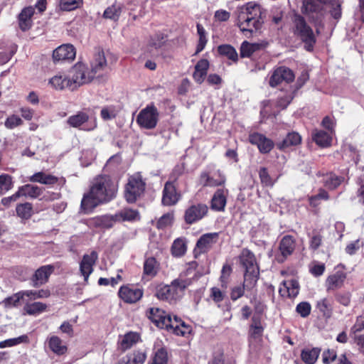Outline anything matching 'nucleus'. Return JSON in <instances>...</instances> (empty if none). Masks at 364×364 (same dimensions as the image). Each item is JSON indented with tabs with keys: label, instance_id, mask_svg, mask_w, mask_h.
<instances>
[{
	"label": "nucleus",
	"instance_id": "8fccbe9b",
	"mask_svg": "<svg viewBox=\"0 0 364 364\" xmlns=\"http://www.w3.org/2000/svg\"><path fill=\"white\" fill-rule=\"evenodd\" d=\"M23 299V291H20L4 299L2 303L6 308L16 307L18 305L19 301Z\"/></svg>",
	"mask_w": 364,
	"mask_h": 364
},
{
	"label": "nucleus",
	"instance_id": "4d7b16f0",
	"mask_svg": "<svg viewBox=\"0 0 364 364\" xmlns=\"http://www.w3.org/2000/svg\"><path fill=\"white\" fill-rule=\"evenodd\" d=\"M12 188V178L8 174L0 175V194H4Z\"/></svg>",
	"mask_w": 364,
	"mask_h": 364
},
{
	"label": "nucleus",
	"instance_id": "6ab92c4d",
	"mask_svg": "<svg viewBox=\"0 0 364 364\" xmlns=\"http://www.w3.org/2000/svg\"><path fill=\"white\" fill-rule=\"evenodd\" d=\"M75 48L71 44H63L53 50V58L55 62L72 60L75 57Z\"/></svg>",
	"mask_w": 364,
	"mask_h": 364
},
{
	"label": "nucleus",
	"instance_id": "58836bf2",
	"mask_svg": "<svg viewBox=\"0 0 364 364\" xmlns=\"http://www.w3.org/2000/svg\"><path fill=\"white\" fill-rule=\"evenodd\" d=\"M159 264L154 257L147 258L144 263V277L153 278L157 274Z\"/></svg>",
	"mask_w": 364,
	"mask_h": 364
},
{
	"label": "nucleus",
	"instance_id": "13d9d810",
	"mask_svg": "<svg viewBox=\"0 0 364 364\" xmlns=\"http://www.w3.org/2000/svg\"><path fill=\"white\" fill-rule=\"evenodd\" d=\"M151 364H168V354L166 349L161 348L156 350Z\"/></svg>",
	"mask_w": 364,
	"mask_h": 364
},
{
	"label": "nucleus",
	"instance_id": "7c9ffc66",
	"mask_svg": "<svg viewBox=\"0 0 364 364\" xmlns=\"http://www.w3.org/2000/svg\"><path fill=\"white\" fill-rule=\"evenodd\" d=\"M28 180L31 182L40 183L45 185H53L59 181L58 177L51 174H47L43 171L34 173L28 178Z\"/></svg>",
	"mask_w": 364,
	"mask_h": 364
},
{
	"label": "nucleus",
	"instance_id": "6e6d98bb",
	"mask_svg": "<svg viewBox=\"0 0 364 364\" xmlns=\"http://www.w3.org/2000/svg\"><path fill=\"white\" fill-rule=\"evenodd\" d=\"M28 341V336L23 335L17 338H9L0 342V348H4L6 347H12L18 345L22 343Z\"/></svg>",
	"mask_w": 364,
	"mask_h": 364
},
{
	"label": "nucleus",
	"instance_id": "423d86ee",
	"mask_svg": "<svg viewBox=\"0 0 364 364\" xmlns=\"http://www.w3.org/2000/svg\"><path fill=\"white\" fill-rule=\"evenodd\" d=\"M95 75L83 63H77L70 71V77L74 89L82 85L90 82Z\"/></svg>",
	"mask_w": 364,
	"mask_h": 364
},
{
	"label": "nucleus",
	"instance_id": "774afa93",
	"mask_svg": "<svg viewBox=\"0 0 364 364\" xmlns=\"http://www.w3.org/2000/svg\"><path fill=\"white\" fill-rule=\"evenodd\" d=\"M225 296V291L220 290L219 288L212 287L210 289V297L215 302L218 303L222 301L224 299Z\"/></svg>",
	"mask_w": 364,
	"mask_h": 364
},
{
	"label": "nucleus",
	"instance_id": "bb28decb",
	"mask_svg": "<svg viewBox=\"0 0 364 364\" xmlns=\"http://www.w3.org/2000/svg\"><path fill=\"white\" fill-rule=\"evenodd\" d=\"M107 60L102 50H98L94 55L90 63V70L96 75L99 72L105 70L107 67Z\"/></svg>",
	"mask_w": 364,
	"mask_h": 364
},
{
	"label": "nucleus",
	"instance_id": "f257e3e1",
	"mask_svg": "<svg viewBox=\"0 0 364 364\" xmlns=\"http://www.w3.org/2000/svg\"><path fill=\"white\" fill-rule=\"evenodd\" d=\"M117 191V185L109 176H100L95 178L90 191L81 201V208L85 213H90L99 204L112 200Z\"/></svg>",
	"mask_w": 364,
	"mask_h": 364
},
{
	"label": "nucleus",
	"instance_id": "f704fd0d",
	"mask_svg": "<svg viewBox=\"0 0 364 364\" xmlns=\"http://www.w3.org/2000/svg\"><path fill=\"white\" fill-rule=\"evenodd\" d=\"M312 139L317 145L326 147L331 144V136L327 132L315 129L312 132Z\"/></svg>",
	"mask_w": 364,
	"mask_h": 364
},
{
	"label": "nucleus",
	"instance_id": "3c124183",
	"mask_svg": "<svg viewBox=\"0 0 364 364\" xmlns=\"http://www.w3.org/2000/svg\"><path fill=\"white\" fill-rule=\"evenodd\" d=\"M186 251V246L182 239L178 238L174 240L172 247L171 252L174 257H181Z\"/></svg>",
	"mask_w": 364,
	"mask_h": 364
},
{
	"label": "nucleus",
	"instance_id": "412c9836",
	"mask_svg": "<svg viewBox=\"0 0 364 364\" xmlns=\"http://www.w3.org/2000/svg\"><path fill=\"white\" fill-rule=\"evenodd\" d=\"M324 4L321 0H303L302 12L311 16L314 18V14L317 18L323 15V9Z\"/></svg>",
	"mask_w": 364,
	"mask_h": 364
},
{
	"label": "nucleus",
	"instance_id": "b1692460",
	"mask_svg": "<svg viewBox=\"0 0 364 364\" xmlns=\"http://www.w3.org/2000/svg\"><path fill=\"white\" fill-rule=\"evenodd\" d=\"M283 288H279V294L284 296L286 294L288 297L294 298L299 292V282L295 279L284 281L282 282Z\"/></svg>",
	"mask_w": 364,
	"mask_h": 364
},
{
	"label": "nucleus",
	"instance_id": "473e14b6",
	"mask_svg": "<svg viewBox=\"0 0 364 364\" xmlns=\"http://www.w3.org/2000/svg\"><path fill=\"white\" fill-rule=\"evenodd\" d=\"M18 191L20 194V196L36 198L42 194L43 188L37 186L26 184L24 186H20L18 189Z\"/></svg>",
	"mask_w": 364,
	"mask_h": 364
},
{
	"label": "nucleus",
	"instance_id": "bf43d9fd",
	"mask_svg": "<svg viewBox=\"0 0 364 364\" xmlns=\"http://www.w3.org/2000/svg\"><path fill=\"white\" fill-rule=\"evenodd\" d=\"M252 323L250 326V333L254 337L260 336L263 332V328L262 326L259 319L256 317H252Z\"/></svg>",
	"mask_w": 364,
	"mask_h": 364
},
{
	"label": "nucleus",
	"instance_id": "9d476101",
	"mask_svg": "<svg viewBox=\"0 0 364 364\" xmlns=\"http://www.w3.org/2000/svg\"><path fill=\"white\" fill-rule=\"evenodd\" d=\"M263 20H258L245 16V14H237V24L240 31L247 36H251L262 28Z\"/></svg>",
	"mask_w": 364,
	"mask_h": 364
},
{
	"label": "nucleus",
	"instance_id": "1a4fd4ad",
	"mask_svg": "<svg viewBox=\"0 0 364 364\" xmlns=\"http://www.w3.org/2000/svg\"><path fill=\"white\" fill-rule=\"evenodd\" d=\"M66 123L70 127L86 132L92 131L97 126L96 119H90L89 115L84 112H77L76 114L70 116L67 119Z\"/></svg>",
	"mask_w": 364,
	"mask_h": 364
},
{
	"label": "nucleus",
	"instance_id": "052dcab7",
	"mask_svg": "<svg viewBox=\"0 0 364 364\" xmlns=\"http://www.w3.org/2000/svg\"><path fill=\"white\" fill-rule=\"evenodd\" d=\"M23 124V120L17 115L12 114L6 118L4 126L9 129H13Z\"/></svg>",
	"mask_w": 364,
	"mask_h": 364
},
{
	"label": "nucleus",
	"instance_id": "72a5a7b5",
	"mask_svg": "<svg viewBox=\"0 0 364 364\" xmlns=\"http://www.w3.org/2000/svg\"><path fill=\"white\" fill-rule=\"evenodd\" d=\"M225 191L218 189L214 194L211 200V208L215 210L222 211L226 205ZM228 192V191H226Z\"/></svg>",
	"mask_w": 364,
	"mask_h": 364
},
{
	"label": "nucleus",
	"instance_id": "49530a36",
	"mask_svg": "<svg viewBox=\"0 0 364 364\" xmlns=\"http://www.w3.org/2000/svg\"><path fill=\"white\" fill-rule=\"evenodd\" d=\"M316 308L325 318H328L331 316L333 307L331 301L327 298H323L318 301Z\"/></svg>",
	"mask_w": 364,
	"mask_h": 364
},
{
	"label": "nucleus",
	"instance_id": "69168bd1",
	"mask_svg": "<svg viewBox=\"0 0 364 364\" xmlns=\"http://www.w3.org/2000/svg\"><path fill=\"white\" fill-rule=\"evenodd\" d=\"M101 117L104 120H110L117 116V111L113 106L105 107L100 112Z\"/></svg>",
	"mask_w": 364,
	"mask_h": 364
},
{
	"label": "nucleus",
	"instance_id": "5fc2aeb1",
	"mask_svg": "<svg viewBox=\"0 0 364 364\" xmlns=\"http://www.w3.org/2000/svg\"><path fill=\"white\" fill-rule=\"evenodd\" d=\"M82 5V0H60L59 6L63 11H73Z\"/></svg>",
	"mask_w": 364,
	"mask_h": 364
},
{
	"label": "nucleus",
	"instance_id": "f03ea898",
	"mask_svg": "<svg viewBox=\"0 0 364 364\" xmlns=\"http://www.w3.org/2000/svg\"><path fill=\"white\" fill-rule=\"evenodd\" d=\"M148 318L160 328H164L176 336H184L191 332V326L176 316L173 317L159 308H150Z\"/></svg>",
	"mask_w": 364,
	"mask_h": 364
},
{
	"label": "nucleus",
	"instance_id": "79ce46f5",
	"mask_svg": "<svg viewBox=\"0 0 364 364\" xmlns=\"http://www.w3.org/2000/svg\"><path fill=\"white\" fill-rule=\"evenodd\" d=\"M139 340V336L138 333L134 332H129L126 333L119 342L120 348L123 351L132 347Z\"/></svg>",
	"mask_w": 364,
	"mask_h": 364
},
{
	"label": "nucleus",
	"instance_id": "09e8293b",
	"mask_svg": "<svg viewBox=\"0 0 364 364\" xmlns=\"http://www.w3.org/2000/svg\"><path fill=\"white\" fill-rule=\"evenodd\" d=\"M23 295L24 297H28L31 300H36L37 299L49 297L50 292L48 289L25 290L23 291Z\"/></svg>",
	"mask_w": 364,
	"mask_h": 364
},
{
	"label": "nucleus",
	"instance_id": "c9c22d12",
	"mask_svg": "<svg viewBox=\"0 0 364 364\" xmlns=\"http://www.w3.org/2000/svg\"><path fill=\"white\" fill-rule=\"evenodd\" d=\"M301 137L297 132L289 133L282 141L277 144V148L283 150L291 146H296L301 143Z\"/></svg>",
	"mask_w": 364,
	"mask_h": 364
},
{
	"label": "nucleus",
	"instance_id": "e433bc0d",
	"mask_svg": "<svg viewBox=\"0 0 364 364\" xmlns=\"http://www.w3.org/2000/svg\"><path fill=\"white\" fill-rule=\"evenodd\" d=\"M321 353L319 348H304L301 350V358L306 364H314Z\"/></svg>",
	"mask_w": 364,
	"mask_h": 364
},
{
	"label": "nucleus",
	"instance_id": "f8f14e48",
	"mask_svg": "<svg viewBox=\"0 0 364 364\" xmlns=\"http://www.w3.org/2000/svg\"><path fill=\"white\" fill-rule=\"evenodd\" d=\"M266 11L262 6L255 1H250L237 8L236 14H245L252 18L263 20Z\"/></svg>",
	"mask_w": 364,
	"mask_h": 364
},
{
	"label": "nucleus",
	"instance_id": "cd10ccee",
	"mask_svg": "<svg viewBox=\"0 0 364 364\" xmlns=\"http://www.w3.org/2000/svg\"><path fill=\"white\" fill-rule=\"evenodd\" d=\"M34 14V8L30 6L22 10L18 16V23L20 28L25 31L28 30L32 25L31 17Z\"/></svg>",
	"mask_w": 364,
	"mask_h": 364
},
{
	"label": "nucleus",
	"instance_id": "4c0bfd02",
	"mask_svg": "<svg viewBox=\"0 0 364 364\" xmlns=\"http://www.w3.org/2000/svg\"><path fill=\"white\" fill-rule=\"evenodd\" d=\"M115 218L118 222L136 220L139 219V213L136 210L124 208L115 213Z\"/></svg>",
	"mask_w": 364,
	"mask_h": 364
},
{
	"label": "nucleus",
	"instance_id": "603ef678",
	"mask_svg": "<svg viewBox=\"0 0 364 364\" xmlns=\"http://www.w3.org/2000/svg\"><path fill=\"white\" fill-rule=\"evenodd\" d=\"M232 271V269L230 265L225 264L223 266L221 275L220 277V282L221 287L223 289H226L228 288Z\"/></svg>",
	"mask_w": 364,
	"mask_h": 364
},
{
	"label": "nucleus",
	"instance_id": "aec40b11",
	"mask_svg": "<svg viewBox=\"0 0 364 364\" xmlns=\"http://www.w3.org/2000/svg\"><path fill=\"white\" fill-rule=\"evenodd\" d=\"M53 271L54 267L50 264L44 265L38 268L31 278L32 286L38 287L46 284Z\"/></svg>",
	"mask_w": 364,
	"mask_h": 364
},
{
	"label": "nucleus",
	"instance_id": "c03bdc74",
	"mask_svg": "<svg viewBox=\"0 0 364 364\" xmlns=\"http://www.w3.org/2000/svg\"><path fill=\"white\" fill-rule=\"evenodd\" d=\"M218 51L221 55L227 57L234 63L238 60V54L236 50L230 45H221L218 46Z\"/></svg>",
	"mask_w": 364,
	"mask_h": 364
},
{
	"label": "nucleus",
	"instance_id": "4be33fe9",
	"mask_svg": "<svg viewBox=\"0 0 364 364\" xmlns=\"http://www.w3.org/2000/svg\"><path fill=\"white\" fill-rule=\"evenodd\" d=\"M50 86L57 90H62L65 88L74 90L70 77H68L65 75L57 74L49 80Z\"/></svg>",
	"mask_w": 364,
	"mask_h": 364
},
{
	"label": "nucleus",
	"instance_id": "9b49d317",
	"mask_svg": "<svg viewBox=\"0 0 364 364\" xmlns=\"http://www.w3.org/2000/svg\"><path fill=\"white\" fill-rule=\"evenodd\" d=\"M293 71L286 67L279 66L273 70L269 80V85L272 87H275L283 82L289 83L294 80Z\"/></svg>",
	"mask_w": 364,
	"mask_h": 364
},
{
	"label": "nucleus",
	"instance_id": "5701e85b",
	"mask_svg": "<svg viewBox=\"0 0 364 364\" xmlns=\"http://www.w3.org/2000/svg\"><path fill=\"white\" fill-rule=\"evenodd\" d=\"M218 232L204 234L198 240L196 246L201 252H205L218 242Z\"/></svg>",
	"mask_w": 364,
	"mask_h": 364
},
{
	"label": "nucleus",
	"instance_id": "0eeeda50",
	"mask_svg": "<svg viewBox=\"0 0 364 364\" xmlns=\"http://www.w3.org/2000/svg\"><path fill=\"white\" fill-rule=\"evenodd\" d=\"M240 259L242 267L245 269V282L250 279L255 285L257 280L259 271L254 254L249 250L244 249L241 252Z\"/></svg>",
	"mask_w": 364,
	"mask_h": 364
},
{
	"label": "nucleus",
	"instance_id": "ea45409f",
	"mask_svg": "<svg viewBox=\"0 0 364 364\" xmlns=\"http://www.w3.org/2000/svg\"><path fill=\"white\" fill-rule=\"evenodd\" d=\"M116 222L118 221L115 218V214L102 215L93 219L95 226L106 229L112 228Z\"/></svg>",
	"mask_w": 364,
	"mask_h": 364
},
{
	"label": "nucleus",
	"instance_id": "2f4dec72",
	"mask_svg": "<svg viewBox=\"0 0 364 364\" xmlns=\"http://www.w3.org/2000/svg\"><path fill=\"white\" fill-rule=\"evenodd\" d=\"M209 68V62L206 59L200 60L195 66L193 77L198 83H202L204 80Z\"/></svg>",
	"mask_w": 364,
	"mask_h": 364
},
{
	"label": "nucleus",
	"instance_id": "c85d7f7f",
	"mask_svg": "<svg viewBox=\"0 0 364 364\" xmlns=\"http://www.w3.org/2000/svg\"><path fill=\"white\" fill-rule=\"evenodd\" d=\"M318 176H322V182L325 187L330 190H333L341 185L343 181V177L338 176L333 173L326 174L321 173L320 171L317 173Z\"/></svg>",
	"mask_w": 364,
	"mask_h": 364
},
{
	"label": "nucleus",
	"instance_id": "39448f33",
	"mask_svg": "<svg viewBox=\"0 0 364 364\" xmlns=\"http://www.w3.org/2000/svg\"><path fill=\"white\" fill-rule=\"evenodd\" d=\"M294 23L295 26V33L305 43L306 50L311 51L316 43V37L313 30L301 16H295Z\"/></svg>",
	"mask_w": 364,
	"mask_h": 364
},
{
	"label": "nucleus",
	"instance_id": "6e6552de",
	"mask_svg": "<svg viewBox=\"0 0 364 364\" xmlns=\"http://www.w3.org/2000/svg\"><path fill=\"white\" fill-rule=\"evenodd\" d=\"M159 113L154 105H148L142 109L136 117V123L141 128L154 129L159 121Z\"/></svg>",
	"mask_w": 364,
	"mask_h": 364
},
{
	"label": "nucleus",
	"instance_id": "e2e57ef3",
	"mask_svg": "<svg viewBox=\"0 0 364 364\" xmlns=\"http://www.w3.org/2000/svg\"><path fill=\"white\" fill-rule=\"evenodd\" d=\"M311 310V304L306 301L300 302L296 307V312L303 318L307 317Z\"/></svg>",
	"mask_w": 364,
	"mask_h": 364
},
{
	"label": "nucleus",
	"instance_id": "ddd939ff",
	"mask_svg": "<svg viewBox=\"0 0 364 364\" xmlns=\"http://www.w3.org/2000/svg\"><path fill=\"white\" fill-rule=\"evenodd\" d=\"M208 208L205 204L198 203L188 208L184 214V220L187 224H193L201 220L208 213Z\"/></svg>",
	"mask_w": 364,
	"mask_h": 364
},
{
	"label": "nucleus",
	"instance_id": "f3484780",
	"mask_svg": "<svg viewBox=\"0 0 364 364\" xmlns=\"http://www.w3.org/2000/svg\"><path fill=\"white\" fill-rule=\"evenodd\" d=\"M181 198V194L176 191V186L171 181H167L163 190L162 203L170 206L177 203Z\"/></svg>",
	"mask_w": 364,
	"mask_h": 364
},
{
	"label": "nucleus",
	"instance_id": "4468645a",
	"mask_svg": "<svg viewBox=\"0 0 364 364\" xmlns=\"http://www.w3.org/2000/svg\"><path fill=\"white\" fill-rule=\"evenodd\" d=\"M296 248V240L291 235L284 236L279 242V250L280 255L276 258L279 263L284 262L288 257L291 255Z\"/></svg>",
	"mask_w": 364,
	"mask_h": 364
},
{
	"label": "nucleus",
	"instance_id": "393cba45",
	"mask_svg": "<svg viewBox=\"0 0 364 364\" xmlns=\"http://www.w3.org/2000/svg\"><path fill=\"white\" fill-rule=\"evenodd\" d=\"M346 278V273L340 271L330 275L326 282L327 290L331 291L341 288L343 285Z\"/></svg>",
	"mask_w": 364,
	"mask_h": 364
},
{
	"label": "nucleus",
	"instance_id": "a19ab883",
	"mask_svg": "<svg viewBox=\"0 0 364 364\" xmlns=\"http://www.w3.org/2000/svg\"><path fill=\"white\" fill-rule=\"evenodd\" d=\"M47 305L44 303L36 301L27 303L23 307L25 314L31 316L38 315L46 311Z\"/></svg>",
	"mask_w": 364,
	"mask_h": 364
},
{
	"label": "nucleus",
	"instance_id": "0e129e2a",
	"mask_svg": "<svg viewBox=\"0 0 364 364\" xmlns=\"http://www.w3.org/2000/svg\"><path fill=\"white\" fill-rule=\"evenodd\" d=\"M261 183L266 186H272L274 181L272 180L266 168H261L259 171Z\"/></svg>",
	"mask_w": 364,
	"mask_h": 364
},
{
	"label": "nucleus",
	"instance_id": "dca6fc26",
	"mask_svg": "<svg viewBox=\"0 0 364 364\" xmlns=\"http://www.w3.org/2000/svg\"><path fill=\"white\" fill-rule=\"evenodd\" d=\"M118 295L124 302L132 304L141 299L143 291L141 289L125 285L120 287Z\"/></svg>",
	"mask_w": 364,
	"mask_h": 364
},
{
	"label": "nucleus",
	"instance_id": "338daca9",
	"mask_svg": "<svg viewBox=\"0 0 364 364\" xmlns=\"http://www.w3.org/2000/svg\"><path fill=\"white\" fill-rule=\"evenodd\" d=\"M294 98V92L291 90L284 96H279L277 100V105L284 109L291 102Z\"/></svg>",
	"mask_w": 364,
	"mask_h": 364
},
{
	"label": "nucleus",
	"instance_id": "de8ad7c7",
	"mask_svg": "<svg viewBox=\"0 0 364 364\" xmlns=\"http://www.w3.org/2000/svg\"><path fill=\"white\" fill-rule=\"evenodd\" d=\"M33 206L30 203H20L16 208V215L22 220H28L32 215Z\"/></svg>",
	"mask_w": 364,
	"mask_h": 364
},
{
	"label": "nucleus",
	"instance_id": "680f3d73",
	"mask_svg": "<svg viewBox=\"0 0 364 364\" xmlns=\"http://www.w3.org/2000/svg\"><path fill=\"white\" fill-rule=\"evenodd\" d=\"M364 330V318L359 316L357 318L355 324L350 328V335L353 336L362 335L360 332Z\"/></svg>",
	"mask_w": 364,
	"mask_h": 364
},
{
	"label": "nucleus",
	"instance_id": "2eb2a0df",
	"mask_svg": "<svg viewBox=\"0 0 364 364\" xmlns=\"http://www.w3.org/2000/svg\"><path fill=\"white\" fill-rule=\"evenodd\" d=\"M98 259V254L96 251H92L90 254L83 255L80 262V272L84 277V281L87 283L90 275L94 270V265Z\"/></svg>",
	"mask_w": 364,
	"mask_h": 364
},
{
	"label": "nucleus",
	"instance_id": "c756f323",
	"mask_svg": "<svg viewBox=\"0 0 364 364\" xmlns=\"http://www.w3.org/2000/svg\"><path fill=\"white\" fill-rule=\"evenodd\" d=\"M49 349L58 355H64L67 352V346L63 344V341L57 336H52L47 339Z\"/></svg>",
	"mask_w": 364,
	"mask_h": 364
},
{
	"label": "nucleus",
	"instance_id": "37998d69",
	"mask_svg": "<svg viewBox=\"0 0 364 364\" xmlns=\"http://www.w3.org/2000/svg\"><path fill=\"white\" fill-rule=\"evenodd\" d=\"M146 358L145 352L141 350H134L128 353L123 360H125L127 364H144Z\"/></svg>",
	"mask_w": 364,
	"mask_h": 364
},
{
	"label": "nucleus",
	"instance_id": "a211bd4d",
	"mask_svg": "<svg viewBox=\"0 0 364 364\" xmlns=\"http://www.w3.org/2000/svg\"><path fill=\"white\" fill-rule=\"evenodd\" d=\"M249 141L252 144L256 145L262 154L269 153L274 147V142L271 139L259 133L250 134Z\"/></svg>",
	"mask_w": 364,
	"mask_h": 364
},
{
	"label": "nucleus",
	"instance_id": "864d4df0",
	"mask_svg": "<svg viewBox=\"0 0 364 364\" xmlns=\"http://www.w3.org/2000/svg\"><path fill=\"white\" fill-rule=\"evenodd\" d=\"M122 9L120 6L114 4L108 7L104 12L103 16L105 18L117 21L120 16Z\"/></svg>",
	"mask_w": 364,
	"mask_h": 364
},
{
	"label": "nucleus",
	"instance_id": "a878e982",
	"mask_svg": "<svg viewBox=\"0 0 364 364\" xmlns=\"http://www.w3.org/2000/svg\"><path fill=\"white\" fill-rule=\"evenodd\" d=\"M225 182V177L220 171L218 176H210L207 173H202L200 175V183L204 186L215 187L222 186Z\"/></svg>",
	"mask_w": 364,
	"mask_h": 364
},
{
	"label": "nucleus",
	"instance_id": "20e7f679",
	"mask_svg": "<svg viewBox=\"0 0 364 364\" xmlns=\"http://www.w3.org/2000/svg\"><path fill=\"white\" fill-rule=\"evenodd\" d=\"M146 183L139 173L130 176L125 186L124 197L128 203H134L144 193Z\"/></svg>",
	"mask_w": 364,
	"mask_h": 364
},
{
	"label": "nucleus",
	"instance_id": "a18cd8bd",
	"mask_svg": "<svg viewBox=\"0 0 364 364\" xmlns=\"http://www.w3.org/2000/svg\"><path fill=\"white\" fill-rule=\"evenodd\" d=\"M261 45L259 43H251L247 41H244L240 46V56L242 58H249L255 51L259 50Z\"/></svg>",
	"mask_w": 364,
	"mask_h": 364
},
{
	"label": "nucleus",
	"instance_id": "7ed1b4c3",
	"mask_svg": "<svg viewBox=\"0 0 364 364\" xmlns=\"http://www.w3.org/2000/svg\"><path fill=\"white\" fill-rule=\"evenodd\" d=\"M190 284L191 282L188 279L177 278L169 285L159 287L156 295L160 300L167 301L169 303L176 302L183 296L185 289Z\"/></svg>",
	"mask_w": 364,
	"mask_h": 364
}]
</instances>
